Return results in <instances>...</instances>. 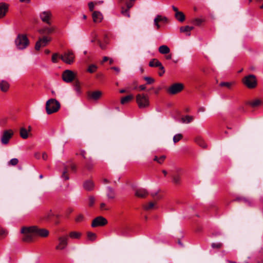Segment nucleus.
Masks as SVG:
<instances>
[{"label":"nucleus","instance_id":"nucleus-1","mask_svg":"<svg viewBox=\"0 0 263 263\" xmlns=\"http://www.w3.org/2000/svg\"><path fill=\"white\" fill-rule=\"evenodd\" d=\"M21 233L24 234L22 240L24 242H31L35 237H47L49 232L45 228H41L36 226L24 227L21 229Z\"/></svg>","mask_w":263,"mask_h":263},{"label":"nucleus","instance_id":"nucleus-2","mask_svg":"<svg viewBox=\"0 0 263 263\" xmlns=\"http://www.w3.org/2000/svg\"><path fill=\"white\" fill-rule=\"evenodd\" d=\"M15 44L17 49L23 50L28 46L29 41L26 35L19 34L15 40Z\"/></svg>","mask_w":263,"mask_h":263},{"label":"nucleus","instance_id":"nucleus-3","mask_svg":"<svg viewBox=\"0 0 263 263\" xmlns=\"http://www.w3.org/2000/svg\"><path fill=\"white\" fill-rule=\"evenodd\" d=\"M60 108V104L55 99H50L46 102V110L48 115L58 111Z\"/></svg>","mask_w":263,"mask_h":263},{"label":"nucleus","instance_id":"nucleus-4","mask_svg":"<svg viewBox=\"0 0 263 263\" xmlns=\"http://www.w3.org/2000/svg\"><path fill=\"white\" fill-rule=\"evenodd\" d=\"M243 83L249 88L252 89L257 86V80L254 74L246 76L242 80Z\"/></svg>","mask_w":263,"mask_h":263},{"label":"nucleus","instance_id":"nucleus-5","mask_svg":"<svg viewBox=\"0 0 263 263\" xmlns=\"http://www.w3.org/2000/svg\"><path fill=\"white\" fill-rule=\"evenodd\" d=\"M136 102L140 108H146L149 105L148 98L144 95L138 94L136 96Z\"/></svg>","mask_w":263,"mask_h":263},{"label":"nucleus","instance_id":"nucleus-6","mask_svg":"<svg viewBox=\"0 0 263 263\" xmlns=\"http://www.w3.org/2000/svg\"><path fill=\"white\" fill-rule=\"evenodd\" d=\"M76 73L71 70H65L63 72L62 77L63 80L66 83H71L76 81Z\"/></svg>","mask_w":263,"mask_h":263},{"label":"nucleus","instance_id":"nucleus-7","mask_svg":"<svg viewBox=\"0 0 263 263\" xmlns=\"http://www.w3.org/2000/svg\"><path fill=\"white\" fill-rule=\"evenodd\" d=\"M60 58L64 63L67 64H72L74 60V53L71 50H68L64 52L61 55Z\"/></svg>","mask_w":263,"mask_h":263},{"label":"nucleus","instance_id":"nucleus-8","mask_svg":"<svg viewBox=\"0 0 263 263\" xmlns=\"http://www.w3.org/2000/svg\"><path fill=\"white\" fill-rule=\"evenodd\" d=\"M14 135L13 131L12 129L4 130L1 138V142L3 145H7L9 143L10 140L12 138Z\"/></svg>","mask_w":263,"mask_h":263},{"label":"nucleus","instance_id":"nucleus-9","mask_svg":"<svg viewBox=\"0 0 263 263\" xmlns=\"http://www.w3.org/2000/svg\"><path fill=\"white\" fill-rule=\"evenodd\" d=\"M40 18L43 22L48 25L51 24L52 14L50 11H44L40 13Z\"/></svg>","mask_w":263,"mask_h":263},{"label":"nucleus","instance_id":"nucleus-10","mask_svg":"<svg viewBox=\"0 0 263 263\" xmlns=\"http://www.w3.org/2000/svg\"><path fill=\"white\" fill-rule=\"evenodd\" d=\"M51 40V38L48 36H44L42 38H40L36 42L35 50H39L42 47L46 46Z\"/></svg>","mask_w":263,"mask_h":263},{"label":"nucleus","instance_id":"nucleus-11","mask_svg":"<svg viewBox=\"0 0 263 263\" xmlns=\"http://www.w3.org/2000/svg\"><path fill=\"white\" fill-rule=\"evenodd\" d=\"M183 89V85L181 83H174L167 89V92L171 95H175L181 91Z\"/></svg>","mask_w":263,"mask_h":263},{"label":"nucleus","instance_id":"nucleus-12","mask_svg":"<svg viewBox=\"0 0 263 263\" xmlns=\"http://www.w3.org/2000/svg\"><path fill=\"white\" fill-rule=\"evenodd\" d=\"M107 223V220L105 218L102 216H98L92 220L91 226L92 228H96L104 226Z\"/></svg>","mask_w":263,"mask_h":263},{"label":"nucleus","instance_id":"nucleus-13","mask_svg":"<svg viewBox=\"0 0 263 263\" xmlns=\"http://www.w3.org/2000/svg\"><path fill=\"white\" fill-rule=\"evenodd\" d=\"M68 236L67 235L60 236L58 238L59 243L55 247V249L58 250H62L65 249L68 244Z\"/></svg>","mask_w":263,"mask_h":263},{"label":"nucleus","instance_id":"nucleus-14","mask_svg":"<svg viewBox=\"0 0 263 263\" xmlns=\"http://www.w3.org/2000/svg\"><path fill=\"white\" fill-rule=\"evenodd\" d=\"M54 30L55 27L51 24L50 25H49V26L44 27L39 29V32L41 34H44L45 35V36H47V35L52 34L54 31Z\"/></svg>","mask_w":263,"mask_h":263},{"label":"nucleus","instance_id":"nucleus-15","mask_svg":"<svg viewBox=\"0 0 263 263\" xmlns=\"http://www.w3.org/2000/svg\"><path fill=\"white\" fill-rule=\"evenodd\" d=\"M148 195V191L143 188H140L135 190V195L139 198H144Z\"/></svg>","mask_w":263,"mask_h":263},{"label":"nucleus","instance_id":"nucleus-16","mask_svg":"<svg viewBox=\"0 0 263 263\" xmlns=\"http://www.w3.org/2000/svg\"><path fill=\"white\" fill-rule=\"evenodd\" d=\"M9 5L5 3H0V19L4 17L8 11Z\"/></svg>","mask_w":263,"mask_h":263},{"label":"nucleus","instance_id":"nucleus-17","mask_svg":"<svg viewBox=\"0 0 263 263\" xmlns=\"http://www.w3.org/2000/svg\"><path fill=\"white\" fill-rule=\"evenodd\" d=\"M10 87L9 83L6 80H2L0 82V89L2 91L6 92L8 91Z\"/></svg>","mask_w":263,"mask_h":263},{"label":"nucleus","instance_id":"nucleus-18","mask_svg":"<svg viewBox=\"0 0 263 263\" xmlns=\"http://www.w3.org/2000/svg\"><path fill=\"white\" fill-rule=\"evenodd\" d=\"M172 182L175 185H179L181 183V176L179 173H176L172 176Z\"/></svg>","mask_w":263,"mask_h":263},{"label":"nucleus","instance_id":"nucleus-19","mask_svg":"<svg viewBox=\"0 0 263 263\" xmlns=\"http://www.w3.org/2000/svg\"><path fill=\"white\" fill-rule=\"evenodd\" d=\"M149 66L152 67H159L160 70H163V66L162 65L161 63L156 59H153L152 61L149 62Z\"/></svg>","mask_w":263,"mask_h":263},{"label":"nucleus","instance_id":"nucleus-20","mask_svg":"<svg viewBox=\"0 0 263 263\" xmlns=\"http://www.w3.org/2000/svg\"><path fill=\"white\" fill-rule=\"evenodd\" d=\"M83 187L86 191H92L94 188V183L91 180H86L83 183Z\"/></svg>","mask_w":263,"mask_h":263},{"label":"nucleus","instance_id":"nucleus-21","mask_svg":"<svg viewBox=\"0 0 263 263\" xmlns=\"http://www.w3.org/2000/svg\"><path fill=\"white\" fill-rule=\"evenodd\" d=\"M93 21L95 23L101 22L102 18V14L99 11H94L92 13Z\"/></svg>","mask_w":263,"mask_h":263},{"label":"nucleus","instance_id":"nucleus-22","mask_svg":"<svg viewBox=\"0 0 263 263\" xmlns=\"http://www.w3.org/2000/svg\"><path fill=\"white\" fill-rule=\"evenodd\" d=\"M102 94V93L101 91H95L90 93L89 97L94 100H97L101 97Z\"/></svg>","mask_w":263,"mask_h":263},{"label":"nucleus","instance_id":"nucleus-23","mask_svg":"<svg viewBox=\"0 0 263 263\" xmlns=\"http://www.w3.org/2000/svg\"><path fill=\"white\" fill-rule=\"evenodd\" d=\"M159 52L163 54H168L170 52V49L166 45H161L159 47Z\"/></svg>","mask_w":263,"mask_h":263},{"label":"nucleus","instance_id":"nucleus-24","mask_svg":"<svg viewBox=\"0 0 263 263\" xmlns=\"http://www.w3.org/2000/svg\"><path fill=\"white\" fill-rule=\"evenodd\" d=\"M107 196L109 199H114L115 197V191L110 186L107 187Z\"/></svg>","mask_w":263,"mask_h":263},{"label":"nucleus","instance_id":"nucleus-25","mask_svg":"<svg viewBox=\"0 0 263 263\" xmlns=\"http://www.w3.org/2000/svg\"><path fill=\"white\" fill-rule=\"evenodd\" d=\"M175 18L179 22H183L185 20V15L182 12H177L175 14Z\"/></svg>","mask_w":263,"mask_h":263},{"label":"nucleus","instance_id":"nucleus-26","mask_svg":"<svg viewBox=\"0 0 263 263\" xmlns=\"http://www.w3.org/2000/svg\"><path fill=\"white\" fill-rule=\"evenodd\" d=\"M20 134L21 138L24 139H26L28 137V132L24 127H22L20 128Z\"/></svg>","mask_w":263,"mask_h":263},{"label":"nucleus","instance_id":"nucleus-27","mask_svg":"<svg viewBox=\"0 0 263 263\" xmlns=\"http://www.w3.org/2000/svg\"><path fill=\"white\" fill-rule=\"evenodd\" d=\"M94 165H95V164L93 162V161L91 158H90L87 160V161H86V164H85V167L88 170H89V171L91 170L93 168Z\"/></svg>","mask_w":263,"mask_h":263},{"label":"nucleus","instance_id":"nucleus-28","mask_svg":"<svg viewBox=\"0 0 263 263\" xmlns=\"http://www.w3.org/2000/svg\"><path fill=\"white\" fill-rule=\"evenodd\" d=\"M133 99V96L132 95L126 96L124 97H123L121 99V103L122 104H125L128 102H129Z\"/></svg>","mask_w":263,"mask_h":263},{"label":"nucleus","instance_id":"nucleus-29","mask_svg":"<svg viewBox=\"0 0 263 263\" xmlns=\"http://www.w3.org/2000/svg\"><path fill=\"white\" fill-rule=\"evenodd\" d=\"M82 236V233L79 232L72 231L69 233V237L73 239H79Z\"/></svg>","mask_w":263,"mask_h":263},{"label":"nucleus","instance_id":"nucleus-30","mask_svg":"<svg viewBox=\"0 0 263 263\" xmlns=\"http://www.w3.org/2000/svg\"><path fill=\"white\" fill-rule=\"evenodd\" d=\"M73 86L74 88V90L77 93V94L79 95L81 93V87H80V83L78 80H76L73 83Z\"/></svg>","mask_w":263,"mask_h":263},{"label":"nucleus","instance_id":"nucleus-31","mask_svg":"<svg viewBox=\"0 0 263 263\" xmlns=\"http://www.w3.org/2000/svg\"><path fill=\"white\" fill-rule=\"evenodd\" d=\"M204 20L202 18H195L192 20L191 23L195 26H199L203 22H204Z\"/></svg>","mask_w":263,"mask_h":263},{"label":"nucleus","instance_id":"nucleus-32","mask_svg":"<svg viewBox=\"0 0 263 263\" xmlns=\"http://www.w3.org/2000/svg\"><path fill=\"white\" fill-rule=\"evenodd\" d=\"M61 177L64 180H68L69 179V177L68 174V168L67 166H64V169L63 170V172L62 173Z\"/></svg>","mask_w":263,"mask_h":263},{"label":"nucleus","instance_id":"nucleus-33","mask_svg":"<svg viewBox=\"0 0 263 263\" xmlns=\"http://www.w3.org/2000/svg\"><path fill=\"white\" fill-rule=\"evenodd\" d=\"M194 120V117L191 116L186 115L182 118L181 120L183 123H189Z\"/></svg>","mask_w":263,"mask_h":263},{"label":"nucleus","instance_id":"nucleus-34","mask_svg":"<svg viewBox=\"0 0 263 263\" xmlns=\"http://www.w3.org/2000/svg\"><path fill=\"white\" fill-rule=\"evenodd\" d=\"M196 142L200 146L205 148L206 147V144L205 143L204 141L201 138H197L196 139Z\"/></svg>","mask_w":263,"mask_h":263},{"label":"nucleus","instance_id":"nucleus-35","mask_svg":"<svg viewBox=\"0 0 263 263\" xmlns=\"http://www.w3.org/2000/svg\"><path fill=\"white\" fill-rule=\"evenodd\" d=\"M87 236L88 239L91 241H95L97 238V235L96 233L91 232H88L87 233Z\"/></svg>","mask_w":263,"mask_h":263},{"label":"nucleus","instance_id":"nucleus-36","mask_svg":"<svg viewBox=\"0 0 263 263\" xmlns=\"http://www.w3.org/2000/svg\"><path fill=\"white\" fill-rule=\"evenodd\" d=\"M53 216V214L52 213V211H48L44 216L43 219L46 221H49L50 220L51 218Z\"/></svg>","mask_w":263,"mask_h":263},{"label":"nucleus","instance_id":"nucleus-37","mask_svg":"<svg viewBox=\"0 0 263 263\" xmlns=\"http://www.w3.org/2000/svg\"><path fill=\"white\" fill-rule=\"evenodd\" d=\"M98 68V67L95 64H91L89 66L87 71L89 73H93L95 72Z\"/></svg>","mask_w":263,"mask_h":263},{"label":"nucleus","instance_id":"nucleus-38","mask_svg":"<svg viewBox=\"0 0 263 263\" xmlns=\"http://www.w3.org/2000/svg\"><path fill=\"white\" fill-rule=\"evenodd\" d=\"M260 103V100L259 99H256L254 101L249 102V104L252 107H255L259 106Z\"/></svg>","mask_w":263,"mask_h":263},{"label":"nucleus","instance_id":"nucleus-39","mask_svg":"<svg viewBox=\"0 0 263 263\" xmlns=\"http://www.w3.org/2000/svg\"><path fill=\"white\" fill-rule=\"evenodd\" d=\"M187 28L188 26H182L180 28V31L181 32H185L186 35L190 36L191 33L189 32Z\"/></svg>","mask_w":263,"mask_h":263},{"label":"nucleus","instance_id":"nucleus-40","mask_svg":"<svg viewBox=\"0 0 263 263\" xmlns=\"http://www.w3.org/2000/svg\"><path fill=\"white\" fill-rule=\"evenodd\" d=\"M155 18H158L159 22H163L164 23H167L168 22V19L166 17L162 16V15H157Z\"/></svg>","mask_w":263,"mask_h":263},{"label":"nucleus","instance_id":"nucleus-41","mask_svg":"<svg viewBox=\"0 0 263 263\" xmlns=\"http://www.w3.org/2000/svg\"><path fill=\"white\" fill-rule=\"evenodd\" d=\"M95 198L93 196H90L88 197V205L92 207L95 203Z\"/></svg>","mask_w":263,"mask_h":263},{"label":"nucleus","instance_id":"nucleus-42","mask_svg":"<svg viewBox=\"0 0 263 263\" xmlns=\"http://www.w3.org/2000/svg\"><path fill=\"white\" fill-rule=\"evenodd\" d=\"M182 135L181 134H178L175 135L173 137L174 142L175 143L178 142L182 138Z\"/></svg>","mask_w":263,"mask_h":263},{"label":"nucleus","instance_id":"nucleus-43","mask_svg":"<svg viewBox=\"0 0 263 263\" xmlns=\"http://www.w3.org/2000/svg\"><path fill=\"white\" fill-rule=\"evenodd\" d=\"M121 13L122 15L125 17H130V12L128 9H122Z\"/></svg>","mask_w":263,"mask_h":263},{"label":"nucleus","instance_id":"nucleus-44","mask_svg":"<svg viewBox=\"0 0 263 263\" xmlns=\"http://www.w3.org/2000/svg\"><path fill=\"white\" fill-rule=\"evenodd\" d=\"M154 206V203L153 202H149L147 204L143 205V208L145 210L148 211L152 209Z\"/></svg>","mask_w":263,"mask_h":263},{"label":"nucleus","instance_id":"nucleus-45","mask_svg":"<svg viewBox=\"0 0 263 263\" xmlns=\"http://www.w3.org/2000/svg\"><path fill=\"white\" fill-rule=\"evenodd\" d=\"M84 219V215L82 214H80L76 217L75 221L76 222L79 223L83 221Z\"/></svg>","mask_w":263,"mask_h":263},{"label":"nucleus","instance_id":"nucleus-46","mask_svg":"<svg viewBox=\"0 0 263 263\" xmlns=\"http://www.w3.org/2000/svg\"><path fill=\"white\" fill-rule=\"evenodd\" d=\"M144 80L146 81L147 84H152L155 82V80L149 77H144Z\"/></svg>","mask_w":263,"mask_h":263},{"label":"nucleus","instance_id":"nucleus-47","mask_svg":"<svg viewBox=\"0 0 263 263\" xmlns=\"http://www.w3.org/2000/svg\"><path fill=\"white\" fill-rule=\"evenodd\" d=\"M232 85V83L227 82H221L219 84V85L221 87H227L229 88H230L231 87Z\"/></svg>","mask_w":263,"mask_h":263},{"label":"nucleus","instance_id":"nucleus-48","mask_svg":"<svg viewBox=\"0 0 263 263\" xmlns=\"http://www.w3.org/2000/svg\"><path fill=\"white\" fill-rule=\"evenodd\" d=\"M242 202L245 203L246 205L248 206H251L252 204V202L251 200L247 198H242Z\"/></svg>","mask_w":263,"mask_h":263},{"label":"nucleus","instance_id":"nucleus-49","mask_svg":"<svg viewBox=\"0 0 263 263\" xmlns=\"http://www.w3.org/2000/svg\"><path fill=\"white\" fill-rule=\"evenodd\" d=\"M18 162V160L17 158H13L11 159L9 162V164L11 165H16Z\"/></svg>","mask_w":263,"mask_h":263},{"label":"nucleus","instance_id":"nucleus-50","mask_svg":"<svg viewBox=\"0 0 263 263\" xmlns=\"http://www.w3.org/2000/svg\"><path fill=\"white\" fill-rule=\"evenodd\" d=\"M222 246V245L221 243H212L211 245V246L213 249H220Z\"/></svg>","mask_w":263,"mask_h":263},{"label":"nucleus","instance_id":"nucleus-51","mask_svg":"<svg viewBox=\"0 0 263 263\" xmlns=\"http://www.w3.org/2000/svg\"><path fill=\"white\" fill-rule=\"evenodd\" d=\"M59 57V55L58 53H54L52 56V62L54 63H57L58 62V58Z\"/></svg>","mask_w":263,"mask_h":263},{"label":"nucleus","instance_id":"nucleus-52","mask_svg":"<svg viewBox=\"0 0 263 263\" xmlns=\"http://www.w3.org/2000/svg\"><path fill=\"white\" fill-rule=\"evenodd\" d=\"M98 44L99 45V46H100V47L102 49V50H105L106 49V43H102L100 41H98Z\"/></svg>","mask_w":263,"mask_h":263},{"label":"nucleus","instance_id":"nucleus-53","mask_svg":"<svg viewBox=\"0 0 263 263\" xmlns=\"http://www.w3.org/2000/svg\"><path fill=\"white\" fill-rule=\"evenodd\" d=\"M165 158L166 156L165 155H162L161 156L158 158V163L160 164H162L164 161Z\"/></svg>","mask_w":263,"mask_h":263},{"label":"nucleus","instance_id":"nucleus-54","mask_svg":"<svg viewBox=\"0 0 263 263\" xmlns=\"http://www.w3.org/2000/svg\"><path fill=\"white\" fill-rule=\"evenodd\" d=\"M7 234V232L2 227H0V235H6Z\"/></svg>","mask_w":263,"mask_h":263},{"label":"nucleus","instance_id":"nucleus-55","mask_svg":"<svg viewBox=\"0 0 263 263\" xmlns=\"http://www.w3.org/2000/svg\"><path fill=\"white\" fill-rule=\"evenodd\" d=\"M88 7H89V10L90 11H93V10L94 9V4H93V3L92 2H89L88 3Z\"/></svg>","mask_w":263,"mask_h":263},{"label":"nucleus","instance_id":"nucleus-56","mask_svg":"<svg viewBox=\"0 0 263 263\" xmlns=\"http://www.w3.org/2000/svg\"><path fill=\"white\" fill-rule=\"evenodd\" d=\"M154 24L157 27V29H158L160 28V25L159 24V22L158 18L154 19Z\"/></svg>","mask_w":263,"mask_h":263},{"label":"nucleus","instance_id":"nucleus-57","mask_svg":"<svg viewBox=\"0 0 263 263\" xmlns=\"http://www.w3.org/2000/svg\"><path fill=\"white\" fill-rule=\"evenodd\" d=\"M42 158L44 160H46L48 158V155L46 152H44L42 154Z\"/></svg>","mask_w":263,"mask_h":263},{"label":"nucleus","instance_id":"nucleus-58","mask_svg":"<svg viewBox=\"0 0 263 263\" xmlns=\"http://www.w3.org/2000/svg\"><path fill=\"white\" fill-rule=\"evenodd\" d=\"M70 167H71V169L72 171H73L74 172L76 171L77 166L75 164H71Z\"/></svg>","mask_w":263,"mask_h":263},{"label":"nucleus","instance_id":"nucleus-59","mask_svg":"<svg viewBox=\"0 0 263 263\" xmlns=\"http://www.w3.org/2000/svg\"><path fill=\"white\" fill-rule=\"evenodd\" d=\"M126 6H127L126 9H128L129 10L130 8L131 7H132V6H133V4H132V3H130V2L127 3H126Z\"/></svg>","mask_w":263,"mask_h":263},{"label":"nucleus","instance_id":"nucleus-60","mask_svg":"<svg viewBox=\"0 0 263 263\" xmlns=\"http://www.w3.org/2000/svg\"><path fill=\"white\" fill-rule=\"evenodd\" d=\"M100 208L101 210H108L105 208V204L104 203H101L100 204Z\"/></svg>","mask_w":263,"mask_h":263},{"label":"nucleus","instance_id":"nucleus-61","mask_svg":"<svg viewBox=\"0 0 263 263\" xmlns=\"http://www.w3.org/2000/svg\"><path fill=\"white\" fill-rule=\"evenodd\" d=\"M205 110V109L204 107H200L198 109V112H204Z\"/></svg>","mask_w":263,"mask_h":263},{"label":"nucleus","instance_id":"nucleus-62","mask_svg":"<svg viewBox=\"0 0 263 263\" xmlns=\"http://www.w3.org/2000/svg\"><path fill=\"white\" fill-rule=\"evenodd\" d=\"M111 69L115 70L117 72H120V69L118 68V67H112L111 68Z\"/></svg>","mask_w":263,"mask_h":263},{"label":"nucleus","instance_id":"nucleus-63","mask_svg":"<svg viewBox=\"0 0 263 263\" xmlns=\"http://www.w3.org/2000/svg\"><path fill=\"white\" fill-rule=\"evenodd\" d=\"M85 154H86V152L84 150H82L81 151V155L82 156V157L84 158V159H86V157H85Z\"/></svg>","mask_w":263,"mask_h":263},{"label":"nucleus","instance_id":"nucleus-64","mask_svg":"<svg viewBox=\"0 0 263 263\" xmlns=\"http://www.w3.org/2000/svg\"><path fill=\"white\" fill-rule=\"evenodd\" d=\"M139 88L141 90H144L146 89V86L144 85L139 86Z\"/></svg>","mask_w":263,"mask_h":263}]
</instances>
